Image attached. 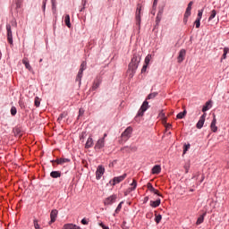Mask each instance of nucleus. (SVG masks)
I'll return each mask as SVG.
<instances>
[{
	"label": "nucleus",
	"instance_id": "f257e3e1",
	"mask_svg": "<svg viewBox=\"0 0 229 229\" xmlns=\"http://www.w3.org/2000/svg\"><path fill=\"white\" fill-rule=\"evenodd\" d=\"M142 60V55L140 52H134L132 58L129 64L128 71H131V76L133 78L135 76V72H137V69H139V64H140V61Z\"/></svg>",
	"mask_w": 229,
	"mask_h": 229
},
{
	"label": "nucleus",
	"instance_id": "f03ea898",
	"mask_svg": "<svg viewBox=\"0 0 229 229\" xmlns=\"http://www.w3.org/2000/svg\"><path fill=\"white\" fill-rule=\"evenodd\" d=\"M148 108H149V102H148V100H145L138 111L137 117H142Z\"/></svg>",
	"mask_w": 229,
	"mask_h": 229
},
{
	"label": "nucleus",
	"instance_id": "7ed1b4c3",
	"mask_svg": "<svg viewBox=\"0 0 229 229\" xmlns=\"http://www.w3.org/2000/svg\"><path fill=\"white\" fill-rule=\"evenodd\" d=\"M131 133H133V128L131 126H129L122 133L121 137L123 140H128V139H130V137H131Z\"/></svg>",
	"mask_w": 229,
	"mask_h": 229
},
{
	"label": "nucleus",
	"instance_id": "20e7f679",
	"mask_svg": "<svg viewBox=\"0 0 229 229\" xmlns=\"http://www.w3.org/2000/svg\"><path fill=\"white\" fill-rule=\"evenodd\" d=\"M7 41L11 46H13V34L12 32V25L6 24Z\"/></svg>",
	"mask_w": 229,
	"mask_h": 229
},
{
	"label": "nucleus",
	"instance_id": "39448f33",
	"mask_svg": "<svg viewBox=\"0 0 229 229\" xmlns=\"http://www.w3.org/2000/svg\"><path fill=\"white\" fill-rule=\"evenodd\" d=\"M142 10V5H140V4H137V8H136V16H135V19H136V24L137 26H139V28H140V12Z\"/></svg>",
	"mask_w": 229,
	"mask_h": 229
},
{
	"label": "nucleus",
	"instance_id": "423d86ee",
	"mask_svg": "<svg viewBox=\"0 0 229 229\" xmlns=\"http://www.w3.org/2000/svg\"><path fill=\"white\" fill-rule=\"evenodd\" d=\"M116 200H117V195L113 194V195L107 197L106 199H105L104 205H106V206L113 205V203H115Z\"/></svg>",
	"mask_w": 229,
	"mask_h": 229
},
{
	"label": "nucleus",
	"instance_id": "0eeeda50",
	"mask_svg": "<svg viewBox=\"0 0 229 229\" xmlns=\"http://www.w3.org/2000/svg\"><path fill=\"white\" fill-rule=\"evenodd\" d=\"M105 174V167L103 165H98L96 171L97 180H101V177Z\"/></svg>",
	"mask_w": 229,
	"mask_h": 229
},
{
	"label": "nucleus",
	"instance_id": "6e6552de",
	"mask_svg": "<svg viewBox=\"0 0 229 229\" xmlns=\"http://www.w3.org/2000/svg\"><path fill=\"white\" fill-rule=\"evenodd\" d=\"M206 117H207V114H206V113H204V114L200 116L199 122H198L197 124H196V128H198V130H201V128H203V124H205V119H206Z\"/></svg>",
	"mask_w": 229,
	"mask_h": 229
},
{
	"label": "nucleus",
	"instance_id": "1a4fd4ad",
	"mask_svg": "<svg viewBox=\"0 0 229 229\" xmlns=\"http://www.w3.org/2000/svg\"><path fill=\"white\" fill-rule=\"evenodd\" d=\"M56 217H58V210L53 209L50 213L49 225H53V223H55V221H56Z\"/></svg>",
	"mask_w": 229,
	"mask_h": 229
},
{
	"label": "nucleus",
	"instance_id": "9d476101",
	"mask_svg": "<svg viewBox=\"0 0 229 229\" xmlns=\"http://www.w3.org/2000/svg\"><path fill=\"white\" fill-rule=\"evenodd\" d=\"M217 124V119L216 118V114H213V120L210 124V129L213 133H216L217 131V127L216 126Z\"/></svg>",
	"mask_w": 229,
	"mask_h": 229
},
{
	"label": "nucleus",
	"instance_id": "9b49d317",
	"mask_svg": "<svg viewBox=\"0 0 229 229\" xmlns=\"http://www.w3.org/2000/svg\"><path fill=\"white\" fill-rule=\"evenodd\" d=\"M127 174H123V175L117 176V177H114L113 179V185H115L117 183H121V182H123V180L126 179Z\"/></svg>",
	"mask_w": 229,
	"mask_h": 229
},
{
	"label": "nucleus",
	"instance_id": "f8f14e48",
	"mask_svg": "<svg viewBox=\"0 0 229 229\" xmlns=\"http://www.w3.org/2000/svg\"><path fill=\"white\" fill-rule=\"evenodd\" d=\"M102 148H105V138L99 139L95 145V149H102Z\"/></svg>",
	"mask_w": 229,
	"mask_h": 229
},
{
	"label": "nucleus",
	"instance_id": "ddd939ff",
	"mask_svg": "<svg viewBox=\"0 0 229 229\" xmlns=\"http://www.w3.org/2000/svg\"><path fill=\"white\" fill-rule=\"evenodd\" d=\"M52 162H56L58 165H64V164H67V163L71 162V159L61 157V158H57Z\"/></svg>",
	"mask_w": 229,
	"mask_h": 229
},
{
	"label": "nucleus",
	"instance_id": "4468645a",
	"mask_svg": "<svg viewBox=\"0 0 229 229\" xmlns=\"http://www.w3.org/2000/svg\"><path fill=\"white\" fill-rule=\"evenodd\" d=\"M161 172H162V167L160 166V165H156L152 167V170H151L152 174H160Z\"/></svg>",
	"mask_w": 229,
	"mask_h": 229
},
{
	"label": "nucleus",
	"instance_id": "2eb2a0df",
	"mask_svg": "<svg viewBox=\"0 0 229 229\" xmlns=\"http://www.w3.org/2000/svg\"><path fill=\"white\" fill-rule=\"evenodd\" d=\"M186 55L185 49H181L178 55V62L179 64H182V62L184 60Z\"/></svg>",
	"mask_w": 229,
	"mask_h": 229
},
{
	"label": "nucleus",
	"instance_id": "dca6fc26",
	"mask_svg": "<svg viewBox=\"0 0 229 229\" xmlns=\"http://www.w3.org/2000/svg\"><path fill=\"white\" fill-rule=\"evenodd\" d=\"M123 153H130V151H137V147H123L121 148Z\"/></svg>",
	"mask_w": 229,
	"mask_h": 229
},
{
	"label": "nucleus",
	"instance_id": "f3484780",
	"mask_svg": "<svg viewBox=\"0 0 229 229\" xmlns=\"http://www.w3.org/2000/svg\"><path fill=\"white\" fill-rule=\"evenodd\" d=\"M194 4V2L191 1L188 4V6L186 8L185 13H186V17H191V12L192 10V5Z\"/></svg>",
	"mask_w": 229,
	"mask_h": 229
},
{
	"label": "nucleus",
	"instance_id": "a211bd4d",
	"mask_svg": "<svg viewBox=\"0 0 229 229\" xmlns=\"http://www.w3.org/2000/svg\"><path fill=\"white\" fill-rule=\"evenodd\" d=\"M212 108V100L206 102V104L202 107V112H208Z\"/></svg>",
	"mask_w": 229,
	"mask_h": 229
},
{
	"label": "nucleus",
	"instance_id": "6ab92c4d",
	"mask_svg": "<svg viewBox=\"0 0 229 229\" xmlns=\"http://www.w3.org/2000/svg\"><path fill=\"white\" fill-rule=\"evenodd\" d=\"M63 229H81V228L74 224H65L63 226Z\"/></svg>",
	"mask_w": 229,
	"mask_h": 229
},
{
	"label": "nucleus",
	"instance_id": "aec40b11",
	"mask_svg": "<svg viewBox=\"0 0 229 229\" xmlns=\"http://www.w3.org/2000/svg\"><path fill=\"white\" fill-rule=\"evenodd\" d=\"M92 146H94V140L92 139V137H89L85 145V148L87 149L92 148Z\"/></svg>",
	"mask_w": 229,
	"mask_h": 229
},
{
	"label": "nucleus",
	"instance_id": "412c9836",
	"mask_svg": "<svg viewBox=\"0 0 229 229\" xmlns=\"http://www.w3.org/2000/svg\"><path fill=\"white\" fill-rule=\"evenodd\" d=\"M160 203H161L160 199H157L156 201L151 200L150 207H152V208H157V207H160Z\"/></svg>",
	"mask_w": 229,
	"mask_h": 229
},
{
	"label": "nucleus",
	"instance_id": "4be33fe9",
	"mask_svg": "<svg viewBox=\"0 0 229 229\" xmlns=\"http://www.w3.org/2000/svg\"><path fill=\"white\" fill-rule=\"evenodd\" d=\"M158 115L161 117L162 123L164 124H167V117H165V113H164V110H161Z\"/></svg>",
	"mask_w": 229,
	"mask_h": 229
},
{
	"label": "nucleus",
	"instance_id": "5701e85b",
	"mask_svg": "<svg viewBox=\"0 0 229 229\" xmlns=\"http://www.w3.org/2000/svg\"><path fill=\"white\" fill-rule=\"evenodd\" d=\"M50 176H51V178H60V176H62V172H60V171H52L50 173Z\"/></svg>",
	"mask_w": 229,
	"mask_h": 229
},
{
	"label": "nucleus",
	"instance_id": "b1692460",
	"mask_svg": "<svg viewBox=\"0 0 229 229\" xmlns=\"http://www.w3.org/2000/svg\"><path fill=\"white\" fill-rule=\"evenodd\" d=\"M22 64L23 65H25L26 69H28V71H31V65L30 64V61H28V58H23L22 59Z\"/></svg>",
	"mask_w": 229,
	"mask_h": 229
},
{
	"label": "nucleus",
	"instance_id": "393cba45",
	"mask_svg": "<svg viewBox=\"0 0 229 229\" xmlns=\"http://www.w3.org/2000/svg\"><path fill=\"white\" fill-rule=\"evenodd\" d=\"M99 85H101V81L96 80L93 82L92 90H98V89H99Z\"/></svg>",
	"mask_w": 229,
	"mask_h": 229
},
{
	"label": "nucleus",
	"instance_id": "a878e982",
	"mask_svg": "<svg viewBox=\"0 0 229 229\" xmlns=\"http://www.w3.org/2000/svg\"><path fill=\"white\" fill-rule=\"evenodd\" d=\"M205 216H207V213H203L200 216H199L196 225H201L203 221H205Z\"/></svg>",
	"mask_w": 229,
	"mask_h": 229
},
{
	"label": "nucleus",
	"instance_id": "bb28decb",
	"mask_svg": "<svg viewBox=\"0 0 229 229\" xmlns=\"http://www.w3.org/2000/svg\"><path fill=\"white\" fill-rule=\"evenodd\" d=\"M81 78H83V72L79 70L77 77H76V81L79 82V85H81Z\"/></svg>",
	"mask_w": 229,
	"mask_h": 229
},
{
	"label": "nucleus",
	"instance_id": "cd10ccee",
	"mask_svg": "<svg viewBox=\"0 0 229 229\" xmlns=\"http://www.w3.org/2000/svg\"><path fill=\"white\" fill-rule=\"evenodd\" d=\"M64 23L66 24L67 28H71V16L69 14L65 15Z\"/></svg>",
	"mask_w": 229,
	"mask_h": 229
},
{
	"label": "nucleus",
	"instance_id": "c85d7f7f",
	"mask_svg": "<svg viewBox=\"0 0 229 229\" xmlns=\"http://www.w3.org/2000/svg\"><path fill=\"white\" fill-rule=\"evenodd\" d=\"M185 115H187V110H184L183 112L177 114L176 118L183 119V117H185Z\"/></svg>",
	"mask_w": 229,
	"mask_h": 229
},
{
	"label": "nucleus",
	"instance_id": "c756f323",
	"mask_svg": "<svg viewBox=\"0 0 229 229\" xmlns=\"http://www.w3.org/2000/svg\"><path fill=\"white\" fill-rule=\"evenodd\" d=\"M158 96V92H153L148 95L146 101H148V99H155V98Z\"/></svg>",
	"mask_w": 229,
	"mask_h": 229
},
{
	"label": "nucleus",
	"instance_id": "7c9ffc66",
	"mask_svg": "<svg viewBox=\"0 0 229 229\" xmlns=\"http://www.w3.org/2000/svg\"><path fill=\"white\" fill-rule=\"evenodd\" d=\"M67 115H69V114L67 112H63L57 118V121L60 123V121H62L63 119H65V117H67Z\"/></svg>",
	"mask_w": 229,
	"mask_h": 229
},
{
	"label": "nucleus",
	"instance_id": "2f4dec72",
	"mask_svg": "<svg viewBox=\"0 0 229 229\" xmlns=\"http://www.w3.org/2000/svg\"><path fill=\"white\" fill-rule=\"evenodd\" d=\"M228 51H229L228 47L224 48V54H223L222 58H221V62H223V60H226V55H228Z\"/></svg>",
	"mask_w": 229,
	"mask_h": 229
},
{
	"label": "nucleus",
	"instance_id": "473e14b6",
	"mask_svg": "<svg viewBox=\"0 0 229 229\" xmlns=\"http://www.w3.org/2000/svg\"><path fill=\"white\" fill-rule=\"evenodd\" d=\"M123 203H124L123 201L120 202L114 211V216H115V214H118L121 212V208H123Z\"/></svg>",
	"mask_w": 229,
	"mask_h": 229
},
{
	"label": "nucleus",
	"instance_id": "72a5a7b5",
	"mask_svg": "<svg viewBox=\"0 0 229 229\" xmlns=\"http://www.w3.org/2000/svg\"><path fill=\"white\" fill-rule=\"evenodd\" d=\"M132 187L130 188V191H135L137 189V180L133 179L132 182L131 183Z\"/></svg>",
	"mask_w": 229,
	"mask_h": 229
},
{
	"label": "nucleus",
	"instance_id": "f704fd0d",
	"mask_svg": "<svg viewBox=\"0 0 229 229\" xmlns=\"http://www.w3.org/2000/svg\"><path fill=\"white\" fill-rule=\"evenodd\" d=\"M216 15H217V12L216 10H212L208 21H212L213 19H215Z\"/></svg>",
	"mask_w": 229,
	"mask_h": 229
},
{
	"label": "nucleus",
	"instance_id": "c9c22d12",
	"mask_svg": "<svg viewBox=\"0 0 229 229\" xmlns=\"http://www.w3.org/2000/svg\"><path fill=\"white\" fill-rule=\"evenodd\" d=\"M87 69V62H82L81 64V68L79 71H81L83 72V71H85Z\"/></svg>",
	"mask_w": 229,
	"mask_h": 229
},
{
	"label": "nucleus",
	"instance_id": "e433bc0d",
	"mask_svg": "<svg viewBox=\"0 0 229 229\" xmlns=\"http://www.w3.org/2000/svg\"><path fill=\"white\" fill-rule=\"evenodd\" d=\"M155 222L157 223V225H158L160 223V221H162V215H155Z\"/></svg>",
	"mask_w": 229,
	"mask_h": 229
},
{
	"label": "nucleus",
	"instance_id": "4c0bfd02",
	"mask_svg": "<svg viewBox=\"0 0 229 229\" xmlns=\"http://www.w3.org/2000/svg\"><path fill=\"white\" fill-rule=\"evenodd\" d=\"M81 5L82 7L80 9V12H84L85 11V6H87V0H81Z\"/></svg>",
	"mask_w": 229,
	"mask_h": 229
},
{
	"label": "nucleus",
	"instance_id": "58836bf2",
	"mask_svg": "<svg viewBox=\"0 0 229 229\" xmlns=\"http://www.w3.org/2000/svg\"><path fill=\"white\" fill-rule=\"evenodd\" d=\"M204 10H205L204 8L199 10L197 19L201 20V18L203 17V12H204Z\"/></svg>",
	"mask_w": 229,
	"mask_h": 229
},
{
	"label": "nucleus",
	"instance_id": "ea45409f",
	"mask_svg": "<svg viewBox=\"0 0 229 229\" xmlns=\"http://www.w3.org/2000/svg\"><path fill=\"white\" fill-rule=\"evenodd\" d=\"M189 149H191V144H184L183 155H185V153H187V151H189Z\"/></svg>",
	"mask_w": 229,
	"mask_h": 229
},
{
	"label": "nucleus",
	"instance_id": "a19ab883",
	"mask_svg": "<svg viewBox=\"0 0 229 229\" xmlns=\"http://www.w3.org/2000/svg\"><path fill=\"white\" fill-rule=\"evenodd\" d=\"M149 62H151V55H148L145 57V64L149 65Z\"/></svg>",
	"mask_w": 229,
	"mask_h": 229
},
{
	"label": "nucleus",
	"instance_id": "79ce46f5",
	"mask_svg": "<svg viewBox=\"0 0 229 229\" xmlns=\"http://www.w3.org/2000/svg\"><path fill=\"white\" fill-rule=\"evenodd\" d=\"M147 188L148 189V191H150V192H153L155 191V187H153V184H151V182H148Z\"/></svg>",
	"mask_w": 229,
	"mask_h": 229
},
{
	"label": "nucleus",
	"instance_id": "37998d69",
	"mask_svg": "<svg viewBox=\"0 0 229 229\" xmlns=\"http://www.w3.org/2000/svg\"><path fill=\"white\" fill-rule=\"evenodd\" d=\"M11 114L17 115V107H15V106L11 107Z\"/></svg>",
	"mask_w": 229,
	"mask_h": 229
},
{
	"label": "nucleus",
	"instance_id": "c03bdc74",
	"mask_svg": "<svg viewBox=\"0 0 229 229\" xmlns=\"http://www.w3.org/2000/svg\"><path fill=\"white\" fill-rule=\"evenodd\" d=\"M33 224H34V228L35 229H40V225H38V220L34 219Z\"/></svg>",
	"mask_w": 229,
	"mask_h": 229
},
{
	"label": "nucleus",
	"instance_id": "a18cd8bd",
	"mask_svg": "<svg viewBox=\"0 0 229 229\" xmlns=\"http://www.w3.org/2000/svg\"><path fill=\"white\" fill-rule=\"evenodd\" d=\"M195 26L197 29L199 28V26H201V20L197 18L195 21Z\"/></svg>",
	"mask_w": 229,
	"mask_h": 229
},
{
	"label": "nucleus",
	"instance_id": "49530a36",
	"mask_svg": "<svg viewBox=\"0 0 229 229\" xmlns=\"http://www.w3.org/2000/svg\"><path fill=\"white\" fill-rule=\"evenodd\" d=\"M53 13H56V2H52Z\"/></svg>",
	"mask_w": 229,
	"mask_h": 229
},
{
	"label": "nucleus",
	"instance_id": "de8ad7c7",
	"mask_svg": "<svg viewBox=\"0 0 229 229\" xmlns=\"http://www.w3.org/2000/svg\"><path fill=\"white\" fill-rule=\"evenodd\" d=\"M34 105H35V106H37V108H38V106H40V100H38V98H35Z\"/></svg>",
	"mask_w": 229,
	"mask_h": 229
},
{
	"label": "nucleus",
	"instance_id": "09e8293b",
	"mask_svg": "<svg viewBox=\"0 0 229 229\" xmlns=\"http://www.w3.org/2000/svg\"><path fill=\"white\" fill-rule=\"evenodd\" d=\"M83 114H85V109L84 108H80L78 117H81L83 115Z\"/></svg>",
	"mask_w": 229,
	"mask_h": 229
},
{
	"label": "nucleus",
	"instance_id": "8fccbe9b",
	"mask_svg": "<svg viewBox=\"0 0 229 229\" xmlns=\"http://www.w3.org/2000/svg\"><path fill=\"white\" fill-rule=\"evenodd\" d=\"M184 169H185V173H186V174L189 173V169H191V165L185 164V165H184Z\"/></svg>",
	"mask_w": 229,
	"mask_h": 229
},
{
	"label": "nucleus",
	"instance_id": "3c124183",
	"mask_svg": "<svg viewBox=\"0 0 229 229\" xmlns=\"http://www.w3.org/2000/svg\"><path fill=\"white\" fill-rule=\"evenodd\" d=\"M47 3V0H43V5H42V10L44 12V13H46V4Z\"/></svg>",
	"mask_w": 229,
	"mask_h": 229
},
{
	"label": "nucleus",
	"instance_id": "603ef678",
	"mask_svg": "<svg viewBox=\"0 0 229 229\" xmlns=\"http://www.w3.org/2000/svg\"><path fill=\"white\" fill-rule=\"evenodd\" d=\"M98 225H99V226H101L102 229H110V227L105 225V224H103V222L99 223Z\"/></svg>",
	"mask_w": 229,
	"mask_h": 229
},
{
	"label": "nucleus",
	"instance_id": "864d4df0",
	"mask_svg": "<svg viewBox=\"0 0 229 229\" xmlns=\"http://www.w3.org/2000/svg\"><path fill=\"white\" fill-rule=\"evenodd\" d=\"M148 64H144V65H143V67H142V69H141V72H142V73H144V72H146V71H148Z\"/></svg>",
	"mask_w": 229,
	"mask_h": 229
},
{
	"label": "nucleus",
	"instance_id": "5fc2aeb1",
	"mask_svg": "<svg viewBox=\"0 0 229 229\" xmlns=\"http://www.w3.org/2000/svg\"><path fill=\"white\" fill-rule=\"evenodd\" d=\"M188 20H189V16H187V13H184L183 22H184L185 24H187V21H188Z\"/></svg>",
	"mask_w": 229,
	"mask_h": 229
},
{
	"label": "nucleus",
	"instance_id": "6e6d98bb",
	"mask_svg": "<svg viewBox=\"0 0 229 229\" xmlns=\"http://www.w3.org/2000/svg\"><path fill=\"white\" fill-rule=\"evenodd\" d=\"M81 224H82V225H89V220H87V218H83V219L81 220Z\"/></svg>",
	"mask_w": 229,
	"mask_h": 229
},
{
	"label": "nucleus",
	"instance_id": "4d7b16f0",
	"mask_svg": "<svg viewBox=\"0 0 229 229\" xmlns=\"http://www.w3.org/2000/svg\"><path fill=\"white\" fill-rule=\"evenodd\" d=\"M130 192H133V191H130V188H128V189L124 191V196H128V194H130Z\"/></svg>",
	"mask_w": 229,
	"mask_h": 229
},
{
	"label": "nucleus",
	"instance_id": "13d9d810",
	"mask_svg": "<svg viewBox=\"0 0 229 229\" xmlns=\"http://www.w3.org/2000/svg\"><path fill=\"white\" fill-rule=\"evenodd\" d=\"M155 194H157V196H162V194H160V192L158 191V190L155 189L154 191Z\"/></svg>",
	"mask_w": 229,
	"mask_h": 229
},
{
	"label": "nucleus",
	"instance_id": "bf43d9fd",
	"mask_svg": "<svg viewBox=\"0 0 229 229\" xmlns=\"http://www.w3.org/2000/svg\"><path fill=\"white\" fill-rule=\"evenodd\" d=\"M157 4H158V0H154L153 8H156Z\"/></svg>",
	"mask_w": 229,
	"mask_h": 229
},
{
	"label": "nucleus",
	"instance_id": "052dcab7",
	"mask_svg": "<svg viewBox=\"0 0 229 229\" xmlns=\"http://www.w3.org/2000/svg\"><path fill=\"white\" fill-rule=\"evenodd\" d=\"M11 23L12 26L17 27V21H12Z\"/></svg>",
	"mask_w": 229,
	"mask_h": 229
},
{
	"label": "nucleus",
	"instance_id": "680f3d73",
	"mask_svg": "<svg viewBox=\"0 0 229 229\" xmlns=\"http://www.w3.org/2000/svg\"><path fill=\"white\" fill-rule=\"evenodd\" d=\"M160 21H161V18L157 16V17L156 18V22H157V24H158V22H160Z\"/></svg>",
	"mask_w": 229,
	"mask_h": 229
},
{
	"label": "nucleus",
	"instance_id": "e2e57ef3",
	"mask_svg": "<svg viewBox=\"0 0 229 229\" xmlns=\"http://www.w3.org/2000/svg\"><path fill=\"white\" fill-rule=\"evenodd\" d=\"M149 200V197H145L144 198V203H147V201H148Z\"/></svg>",
	"mask_w": 229,
	"mask_h": 229
},
{
	"label": "nucleus",
	"instance_id": "0e129e2a",
	"mask_svg": "<svg viewBox=\"0 0 229 229\" xmlns=\"http://www.w3.org/2000/svg\"><path fill=\"white\" fill-rule=\"evenodd\" d=\"M16 8H21V4L19 2L16 3Z\"/></svg>",
	"mask_w": 229,
	"mask_h": 229
},
{
	"label": "nucleus",
	"instance_id": "69168bd1",
	"mask_svg": "<svg viewBox=\"0 0 229 229\" xmlns=\"http://www.w3.org/2000/svg\"><path fill=\"white\" fill-rule=\"evenodd\" d=\"M107 136H108V134H106V133L104 134V137H103L104 140H105V139H106Z\"/></svg>",
	"mask_w": 229,
	"mask_h": 229
},
{
	"label": "nucleus",
	"instance_id": "338daca9",
	"mask_svg": "<svg viewBox=\"0 0 229 229\" xmlns=\"http://www.w3.org/2000/svg\"><path fill=\"white\" fill-rule=\"evenodd\" d=\"M171 124H169V123H166V128H171Z\"/></svg>",
	"mask_w": 229,
	"mask_h": 229
},
{
	"label": "nucleus",
	"instance_id": "774afa93",
	"mask_svg": "<svg viewBox=\"0 0 229 229\" xmlns=\"http://www.w3.org/2000/svg\"><path fill=\"white\" fill-rule=\"evenodd\" d=\"M117 162V160H114V162H113V164H115Z\"/></svg>",
	"mask_w": 229,
	"mask_h": 229
}]
</instances>
